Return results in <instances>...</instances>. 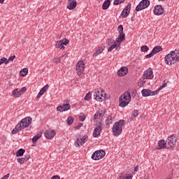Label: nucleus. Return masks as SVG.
<instances>
[{"mask_svg": "<svg viewBox=\"0 0 179 179\" xmlns=\"http://www.w3.org/2000/svg\"><path fill=\"white\" fill-rule=\"evenodd\" d=\"M124 120H120L119 122H116L112 128V132L114 136H120L122 134V128L124 127Z\"/></svg>", "mask_w": 179, "mask_h": 179, "instance_id": "obj_1", "label": "nucleus"}, {"mask_svg": "<svg viewBox=\"0 0 179 179\" xmlns=\"http://www.w3.org/2000/svg\"><path fill=\"white\" fill-rule=\"evenodd\" d=\"M179 56L176 55V51H171L169 54H168L165 57V62L167 65H173L176 64V62H178Z\"/></svg>", "mask_w": 179, "mask_h": 179, "instance_id": "obj_2", "label": "nucleus"}, {"mask_svg": "<svg viewBox=\"0 0 179 179\" xmlns=\"http://www.w3.org/2000/svg\"><path fill=\"white\" fill-rule=\"evenodd\" d=\"M177 136L175 134H173L168 137L166 141V146L168 149H174L176 145H177Z\"/></svg>", "mask_w": 179, "mask_h": 179, "instance_id": "obj_3", "label": "nucleus"}, {"mask_svg": "<svg viewBox=\"0 0 179 179\" xmlns=\"http://www.w3.org/2000/svg\"><path fill=\"white\" fill-rule=\"evenodd\" d=\"M117 31L119 32V36L116 38V43L121 44L122 41L125 40V34H124V27L119 25L117 27Z\"/></svg>", "mask_w": 179, "mask_h": 179, "instance_id": "obj_4", "label": "nucleus"}, {"mask_svg": "<svg viewBox=\"0 0 179 179\" xmlns=\"http://www.w3.org/2000/svg\"><path fill=\"white\" fill-rule=\"evenodd\" d=\"M149 5H150V1L149 0H142L136 7V11L139 12L143 10V9L149 8Z\"/></svg>", "mask_w": 179, "mask_h": 179, "instance_id": "obj_5", "label": "nucleus"}, {"mask_svg": "<svg viewBox=\"0 0 179 179\" xmlns=\"http://www.w3.org/2000/svg\"><path fill=\"white\" fill-rule=\"evenodd\" d=\"M89 141V136L87 135H84L80 138H77L76 141L74 143V145L76 148H80V146H83L86 142Z\"/></svg>", "mask_w": 179, "mask_h": 179, "instance_id": "obj_6", "label": "nucleus"}, {"mask_svg": "<svg viewBox=\"0 0 179 179\" xmlns=\"http://www.w3.org/2000/svg\"><path fill=\"white\" fill-rule=\"evenodd\" d=\"M106 156V152L103 150L95 151L92 155V159L93 160H100V159H103Z\"/></svg>", "mask_w": 179, "mask_h": 179, "instance_id": "obj_7", "label": "nucleus"}, {"mask_svg": "<svg viewBox=\"0 0 179 179\" xmlns=\"http://www.w3.org/2000/svg\"><path fill=\"white\" fill-rule=\"evenodd\" d=\"M19 124H21L22 129H24V128H27V127L31 124V117H24L19 122Z\"/></svg>", "mask_w": 179, "mask_h": 179, "instance_id": "obj_8", "label": "nucleus"}, {"mask_svg": "<svg viewBox=\"0 0 179 179\" xmlns=\"http://www.w3.org/2000/svg\"><path fill=\"white\" fill-rule=\"evenodd\" d=\"M85 71V62L83 61L80 60L78 61L77 66H76V72L78 76L82 75L83 73V71Z\"/></svg>", "mask_w": 179, "mask_h": 179, "instance_id": "obj_9", "label": "nucleus"}, {"mask_svg": "<svg viewBox=\"0 0 179 179\" xmlns=\"http://www.w3.org/2000/svg\"><path fill=\"white\" fill-rule=\"evenodd\" d=\"M26 90H27V88L26 87H23L21 90H19V89H15L12 92V96L15 97V99L17 97H20L22 94V93H25Z\"/></svg>", "mask_w": 179, "mask_h": 179, "instance_id": "obj_10", "label": "nucleus"}, {"mask_svg": "<svg viewBox=\"0 0 179 179\" xmlns=\"http://www.w3.org/2000/svg\"><path fill=\"white\" fill-rule=\"evenodd\" d=\"M153 78H155V76L153 75V70L152 68H149L148 70L144 71L143 74V79H153Z\"/></svg>", "mask_w": 179, "mask_h": 179, "instance_id": "obj_11", "label": "nucleus"}, {"mask_svg": "<svg viewBox=\"0 0 179 179\" xmlns=\"http://www.w3.org/2000/svg\"><path fill=\"white\" fill-rule=\"evenodd\" d=\"M141 93L143 97H148L149 96H155V94H157V93H159V90L150 91V90L143 89L141 91Z\"/></svg>", "mask_w": 179, "mask_h": 179, "instance_id": "obj_12", "label": "nucleus"}, {"mask_svg": "<svg viewBox=\"0 0 179 179\" xmlns=\"http://www.w3.org/2000/svg\"><path fill=\"white\" fill-rule=\"evenodd\" d=\"M102 129H103V124H101V122H99L97 127L94 130L93 136L94 138H99V136H100V132H101Z\"/></svg>", "mask_w": 179, "mask_h": 179, "instance_id": "obj_13", "label": "nucleus"}, {"mask_svg": "<svg viewBox=\"0 0 179 179\" xmlns=\"http://www.w3.org/2000/svg\"><path fill=\"white\" fill-rule=\"evenodd\" d=\"M162 50H163L162 46L155 47L150 54L145 55V58H147V59L152 58V57H153V55H155V54H157V52H160V51H162Z\"/></svg>", "mask_w": 179, "mask_h": 179, "instance_id": "obj_14", "label": "nucleus"}, {"mask_svg": "<svg viewBox=\"0 0 179 179\" xmlns=\"http://www.w3.org/2000/svg\"><path fill=\"white\" fill-rule=\"evenodd\" d=\"M164 12V8L162 7L160 5H157L154 8V15H156L157 16H160L161 15H163Z\"/></svg>", "mask_w": 179, "mask_h": 179, "instance_id": "obj_15", "label": "nucleus"}, {"mask_svg": "<svg viewBox=\"0 0 179 179\" xmlns=\"http://www.w3.org/2000/svg\"><path fill=\"white\" fill-rule=\"evenodd\" d=\"M120 100H124L128 103L131 102V93L129 92H126L120 96Z\"/></svg>", "mask_w": 179, "mask_h": 179, "instance_id": "obj_16", "label": "nucleus"}, {"mask_svg": "<svg viewBox=\"0 0 179 179\" xmlns=\"http://www.w3.org/2000/svg\"><path fill=\"white\" fill-rule=\"evenodd\" d=\"M129 12H131V4H127L121 13L122 17H128Z\"/></svg>", "mask_w": 179, "mask_h": 179, "instance_id": "obj_17", "label": "nucleus"}, {"mask_svg": "<svg viewBox=\"0 0 179 179\" xmlns=\"http://www.w3.org/2000/svg\"><path fill=\"white\" fill-rule=\"evenodd\" d=\"M45 136L47 139H52V137L55 136V131L52 129L46 130L45 131Z\"/></svg>", "mask_w": 179, "mask_h": 179, "instance_id": "obj_18", "label": "nucleus"}, {"mask_svg": "<svg viewBox=\"0 0 179 179\" xmlns=\"http://www.w3.org/2000/svg\"><path fill=\"white\" fill-rule=\"evenodd\" d=\"M76 5H77L76 0H69L67 9H69V10H73V9L76 8Z\"/></svg>", "mask_w": 179, "mask_h": 179, "instance_id": "obj_19", "label": "nucleus"}, {"mask_svg": "<svg viewBox=\"0 0 179 179\" xmlns=\"http://www.w3.org/2000/svg\"><path fill=\"white\" fill-rule=\"evenodd\" d=\"M128 73V68L127 67H122L118 70L117 75L118 76H125Z\"/></svg>", "mask_w": 179, "mask_h": 179, "instance_id": "obj_20", "label": "nucleus"}, {"mask_svg": "<svg viewBox=\"0 0 179 179\" xmlns=\"http://www.w3.org/2000/svg\"><path fill=\"white\" fill-rule=\"evenodd\" d=\"M48 87H49L48 85H46L40 90L39 93L36 96V99L38 100L41 97V96H43V94H44V93H45L46 91L48 90Z\"/></svg>", "mask_w": 179, "mask_h": 179, "instance_id": "obj_21", "label": "nucleus"}, {"mask_svg": "<svg viewBox=\"0 0 179 179\" xmlns=\"http://www.w3.org/2000/svg\"><path fill=\"white\" fill-rule=\"evenodd\" d=\"M165 148H167V143L164 140H160L158 142V146L157 149L160 150V149H165Z\"/></svg>", "mask_w": 179, "mask_h": 179, "instance_id": "obj_22", "label": "nucleus"}, {"mask_svg": "<svg viewBox=\"0 0 179 179\" xmlns=\"http://www.w3.org/2000/svg\"><path fill=\"white\" fill-rule=\"evenodd\" d=\"M117 40L114 42V44L111 45L110 48H108V52H111V51L113 50L114 48H116V50H120V44H118L117 42Z\"/></svg>", "mask_w": 179, "mask_h": 179, "instance_id": "obj_23", "label": "nucleus"}, {"mask_svg": "<svg viewBox=\"0 0 179 179\" xmlns=\"http://www.w3.org/2000/svg\"><path fill=\"white\" fill-rule=\"evenodd\" d=\"M64 111H68L71 109V105L69 104V100L64 101V104L62 106Z\"/></svg>", "mask_w": 179, "mask_h": 179, "instance_id": "obj_24", "label": "nucleus"}, {"mask_svg": "<svg viewBox=\"0 0 179 179\" xmlns=\"http://www.w3.org/2000/svg\"><path fill=\"white\" fill-rule=\"evenodd\" d=\"M110 5H111V0H106L102 5V9L107 10L110 8Z\"/></svg>", "mask_w": 179, "mask_h": 179, "instance_id": "obj_25", "label": "nucleus"}, {"mask_svg": "<svg viewBox=\"0 0 179 179\" xmlns=\"http://www.w3.org/2000/svg\"><path fill=\"white\" fill-rule=\"evenodd\" d=\"M22 129H22V125L20 124V123H18L16 125L15 128L12 130L11 133L13 135H15V134H17V132H20V131H22Z\"/></svg>", "mask_w": 179, "mask_h": 179, "instance_id": "obj_26", "label": "nucleus"}, {"mask_svg": "<svg viewBox=\"0 0 179 179\" xmlns=\"http://www.w3.org/2000/svg\"><path fill=\"white\" fill-rule=\"evenodd\" d=\"M30 159V155H27L25 157H21V158H17V162L20 163V164H23L25 162H27Z\"/></svg>", "mask_w": 179, "mask_h": 179, "instance_id": "obj_27", "label": "nucleus"}, {"mask_svg": "<svg viewBox=\"0 0 179 179\" xmlns=\"http://www.w3.org/2000/svg\"><path fill=\"white\" fill-rule=\"evenodd\" d=\"M128 104H129V102L124 101V99L120 100V98H119V106L120 107H122V108L127 107V106H128Z\"/></svg>", "mask_w": 179, "mask_h": 179, "instance_id": "obj_28", "label": "nucleus"}, {"mask_svg": "<svg viewBox=\"0 0 179 179\" xmlns=\"http://www.w3.org/2000/svg\"><path fill=\"white\" fill-rule=\"evenodd\" d=\"M103 51H104V47L98 48V49L96 50L95 52H94V57H97V55L101 54Z\"/></svg>", "mask_w": 179, "mask_h": 179, "instance_id": "obj_29", "label": "nucleus"}, {"mask_svg": "<svg viewBox=\"0 0 179 179\" xmlns=\"http://www.w3.org/2000/svg\"><path fill=\"white\" fill-rule=\"evenodd\" d=\"M66 55H62L60 57H55L52 59V62H54V64H61V59H62V58H64V57H65Z\"/></svg>", "mask_w": 179, "mask_h": 179, "instance_id": "obj_30", "label": "nucleus"}, {"mask_svg": "<svg viewBox=\"0 0 179 179\" xmlns=\"http://www.w3.org/2000/svg\"><path fill=\"white\" fill-rule=\"evenodd\" d=\"M24 149L20 148L17 152H16V157H21V156H23L24 155Z\"/></svg>", "mask_w": 179, "mask_h": 179, "instance_id": "obj_31", "label": "nucleus"}, {"mask_svg": "<svg viewBox=\"0 0 179 179\" xmlns=\"http://www.w3.org/2000/svg\"><path fill=\"white\" fill-rule=\"evenodd\" d=\"M41 135H43V133L39 132L37 134L36 136H34L32 138V142H37L38 141L39 138H41Z\"/></svg>", "mask_w": 179, "mask_h": 179, "instance_id": "obj_32", "label": "nucleus"}, {"mask_svg": "<svg viewBox=\"0 0 179 179\" xmlns=\"http://www.w3.org/2000/svg\"><path fill=\"white\" fill-rule=\"evenodd\" d=\"M28 72H29V69L27 68H24L20 71V76H26Z\"/></svg>", "mask_w": 179, "mask_h": 179, "instance_id": "obj_33", "label": "nucleus"}, {"mask_svg": "<svg viewBox=\"0 0 179 179\" xmlns=\"http://www.w3.org/2000/svg\"><path fill=\"white\" fill-rule=\"evenodd\" d=\"M55 47H56V48H59V50L65 49V47L64 46V45L62 43H61V42L59 41L56 42Z\"/></svg>", "mask_w": 179, "mask_h": 179, "instance_id": "obj_34", "label": "nucleus"}, {"mask_svg": "<svg viewBox=\"0 0 179 179\" xmlns=\"http://www.w3.org/2000/svg\"><path fill=\"white\" fill-rule=\"evenodd\" d=\"M99 93H100V91H97L94 94V96L95 97V100H96V101H100L101 100V96L99 95Z\"/></svg>", "mask_w": 179, "mask_h": 179, "instance_id": "obj_35", "label": "nucleus"}, {"mask_svg": "<svg viewBox=\"0 0 179 179\" xmlns=\"http://www.w3.org/2000/svg\"><path fill=\"white\" fill-rule=\"evenodd\" d=\"M73 117L69 116L66 120L67 125H72V124H73Z\"/></svg>", "mask_w": 179, "mask_h": 179, "instance_id": "obj_36", "label": "nucleus"}, {"mask_svg": "<svg viewBox=\"0 0 179 179\" xmlns=\"http://www.w3.org/2000/svg\"><path fill=\"white\" fill-rule=\"evenodd\" d=\"M106 125H110V124H113V116H108V119L106 120Z\"/></svg>", "mask_w": 179, "mask_h": 179, "instance_id": "obj_37", "label": "nucleus"}, {"mask_svg": "<svg viewBox=\"0 0 179 179\" xmlns=\"http://www.w3.org/2000/svg\"><path fill=\"white\" fill-rule=\"evenodd\" d=\"M105 113H106V110H101L99 114H98V113H97V114H95V115H94V120H97V118H99V115L100 117H103V114H105Z\"/></svg>", "mask_w": 179, "mask_h": 179, "instance_id": "obj_38", "label": "nucleus"}, {"mask_svg": "<svg viewBox=\"0 0 179 179\" xmlns=\"http://www.w3.org/2000/svg\"><path fill=\"white\" fill-rule=\"evenodd\" d=\"M138 115H139V110H133V112L131 113V117H133V118H136V117H138Z\"/></svg>", "mask_w": 179, "mask_h": 179, "instance_id": "obj_39", "label": "nucleus"}, {"mask_svg": "<svg viewBox=\"0 0 179 179\" xmlns=\"http://www.w3.org/2000/svg\"><path fill=\"white\" fill-rule=\"evenodd\" d=\"M141 50L142 52H148V51H149V47H148V45H143L141 48Z\"/></svg>", "mask_w": 179, "mask_h": 179, "instance_id": "obj_40", "label": "nucleus"}, {"mask_svg": "<svg viewBox=\"0 0 179 179\" xmlns=\"http://www.w3.org/2000/svg\"><path fill=\"white\" fill-rule=\"evenodd\" d=\"M2 64H6V65H7L8 59H6V57H2L1 59H0V65H2Z\"/></svg>", "mask_w": 179, "mask_h": 179, "instance_id": "obj_41", "label": "nucleus"}, {"mask_svg": "<svg viewBox=\"0 0 179 179\" xmlns=\"http://www.w3.org/2000/svg\"><path fill=\"white\" fill-rule=\"evenodd\" d=\"M125 0H115L113 2V5H120L121 3H124Z\"/></svg>", "mask_w": 179, "mask_h": 179, "instance_id": "obj_42", "label": "nucleus"}, {"mask_svg": "<svg viewBox=\"0 0 179 179\" xmlns=\"http://www.w3.org/2000/svg\"><path fill=\"white\" fill-rule=\"evenodd\" d=\"M90 99H92V94L90 92H88L85 95L84 99L86 100V101H89L90 100Z\"/></svg>", "mask_w": 179, "mask_h": 179, "instance_id": "obj_43", "label": "nucleus"}, {"mask_svg": "<svg viewBox=\"0 0 179 179\" xmlns=\"http://www.w3.org/2000/svg\"><path fill=\"white\" fill-rule=\"evenodd\" d=\"M59 41H60L63 45H66L67 44H69V41L66 38H64L63 40Z\"/></svg>", "mask_w": 179, "mask_h": 179, "instance_id": "obj_44", "label": "nucleus"}, {"mask_svg": "<svg viewBox=\"0 0 179 179\" xmlns=\"http://www.w3.org/2000/svg\"><path fill=\"white\" fill-rule=\"evenodd\" d=\"M97 92H99V95L101 97H104V96H106V92H105L103 90L99 89Z\"/></svg>", "mask_w": 179, "mask_h": 179, "instance_id": "obj_45", "label": "nucleus"}, {"mask_svg": "<svg viewBox=\"0 0 179 179\" xmlns=\"http://www.w3.org/2000/svg\"><path fill=\"white\" fill-rule=\"evenodd\" d=\"M129 93H130V96L131 94V96H133L134 97H135V96L136 95V90H130Z\"/></svg>", "mask_w": 179, "mask_h": 179, "instance_id": "obj_46", "label": "nucleus"}, {"mask_svg": "<svg viewBox=\"0 0 179 179\" xmlns=\"http://www.w3.org/2000/svg\"><path fill=\"white\" fill-rule=\"evenodd\" d=\"M15 58H16V56L15 55H13L11 57H10L8 58V59H7L8 61V64H9V62H13V60L15 59Z\"/></svg>", "mask_w": 179, "mask_h": 179, "instance_id": "obj_47", "label": "nucleus"}, {"mask_svg": "<svg viewBox=\"0 0 179 179\" xmlns=\"http://www.w3.org/2000/svg\"><path fill=\"white\" fill-rule=\"evenodd\" d=\"M167 86V83H164L162 86H160L158 90V93L160 92V90H162V89H163V87H166Z\"/></svg>", "mask_w": 179, "mask_h": 179, "instance_id": "obj_48", "label": "nucleus"}, {"mask_svg": "<svg viewBox=\"0 0 179 179\" xmlns=\"http://www.w3.org/2000/svg\"><path fill=\"white\" fill-rule=\"evenodd\" d=\"M57 110L58 111H59L60 113H63V111H65V110H64V108H63L62 106H57Z\"/></svg>", "mask_w": 179, "mask_h": 179, "instance_id": "obj_49", "label": "nucleus"}, {"mask_svg": "<svg viewBox=\"0 0 179 179\" xmlns=\"http://www.w3.org/2000/svg\"><path fill=\"white\" fill-rule=\"evenodd\" d=\"M113 43H114V39H113V38L108 39L107 44L108 45H111V44H113Z\"/></svg>", "mask_w": 179, "mask_h": 179, "instance_id": "obj_50", "label": "nucleus"}, {"mask_svg": "<svg viewBox=\"0 0 179 179\" xmlns=\"http://www.w3.org/2000/svg\"><path fill=\"white\" fill-rule=\"evenodd\" d=\"M81 127H83V123H78V126H76L74 127V129L76 130V129H79Z\"/></svg>", "mask_w": 179, "mask_h": 179, "instance_id": "obj_51", "label": "nucleus"}, {"mask_svg": "<svg viewBox=\"0 0 179 179\" xmlns=\"http://www.w3.org/2000/svg\"><path fill=\"white\" fill-rule=\"evenodd\" d=\"M80 121H81V122H83V121H85V120H86V116L83 115V116H80Z\"/></svg>", "mask_w": 179, "mask_h": 179, "instance_id": "obj_52", "label": "nucleus"}, {"mask_svg": "<svg viewBox=\"0 0 179 179\" xmlns=\"http://www.w3.org/2000/svg\"><path fill=\"white\" fill-rule=\"evenodd\" d=\"M9 176H10V174L8 173L7 175L4 176L1 179H8L9 178Z\"/></svg>", "mask_w": 179, "mask_h": 179, "instance_id": "obj_53", "label": "nucleus"}, {"mask_svg": "<svg viewBox=\"0 0 179 179\" xmlns=\"http://www.w3.org/2000/svg\"><path fill=\"white\" fill-rule=\"evenodd\" d=\"M0 3L3 5V3H5V0H0Z\"/></svg>", "mask_w": 179, "mask_h": 179, "instance_id": "obj_54", "label": "nucleus"}, {"mask_svg": "<svg viewBox=\"0 0 179 179\" xmlns=\"http://www.w3.org/2000/svg\"><path fill=\"white\" fill-rule=\"evenodd\" d=\"M138 169H139V166H136V167H135V169H134V171H138Z\"/></svg>", "mask_w": 179, "mask_h": 179, "instance_id": "obj_55", "label": "nucleus"}, {"mask_svg": "<svg viewBox=\"0 0 179 179\" xmlns=\"http://www.w3.org/2000/svg\"><path fill=\"white\" fill-rule=\"evenodd\" d=\"M166 179H171V176H168Z\"/></svg>", "mask_w": 179, "mask_h": 179, "instance_id": "obj_56", "label": "nucleus"}, {"mask_svg": "<svg viewBox=\"0 0 179 179\" xmlns=\"http://www.w3.org/2000/svg\"><path fill=\"white\" fill-rule=\"evenodd\" d=\"M159 1H164V0H159Z\"/></svg>", "mask_w": 179, "mask_h": 179, "instance_id": "obj_57", "label": "nucleus"}]
</instances>
